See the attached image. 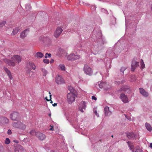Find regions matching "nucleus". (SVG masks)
I'll return each mask as SVG.
<instances>
[{
    "label": "nucleus",
    "mask_w": 152,
    "mask_h": 152,
    "mask_svg": "<svg viewBox=\"0 0 152 152\" xmlns=\"http://www.w3.org/2000/svg\"><path fill=\"white\" fill-rule=\"evenodd\" d=\"M99 28L97 27L94 30L92 38L95 40L96 42L99 45H102L106 43L107 42L105 39L102 37V34Z\"/></svg>",
    "instance_id": "f257e3e1"
},
{
    "label": "nucleus",
    "mask_w": 152,
    "mask_h": 152,
    "mask_svg": "<svg viewBox=\"0 0 152 152\" xmlns=\"http://www.w3.org/2000/svg\"><path fill=\"white\" fill-rule=\"evenodd\" d=\"M12 125L13 127L20 129L23 130H24L26 128V126L20 121H18L17 122H13Z\"/></svg>",
    "instance_id": "f03ea898"
},
{
    "label": "nucleus",
    "mask_w": 152,
    "mask_h": 152,
    "mask_svg": "<svg viewBox=\"0 0 152 152\" xmlns=\"http://www.w3.org/2000/svg\"><path fill=\"white\" fill-rule=\"evenodd\" d=\"M76 96V95L72 92L68 94L67 101L69 104H71L75 101Z\"/></svg>",
    "instance_id": "7ed1b4c3"
},
{
    "label": "nucleus",
    "mask_w": 152,
    "mask_h": 152,
    "mask_svg": "<svg viewBox=\"0 0 152 152\" xmlns=\"http://www.w3.org/2000/svg\"><path fill=\"white\" fill-rule=\"evenodd\" d=\"M80 57V55L75 53H72L67 57V59L69 60L74 61L78 59Z\"/></svg>",
    "instance_id": "20e7f679"
},
{
    "label": "nucleus",
    "mask_w": 152,
    "mask_h": 152,
    "mask_svg": "<svg viewBox=\"0 0 152 152\" xmlns=\"http://www.w3.org/2000/svg\"><path fill=\"white\" fill-rule=\"evenodd\" d=\"M128 145L130 149L133 152H143L142 150L139 146H137L135 148L133 145H130L129 142H127Z\"/></svg>",
    "instance_id": "39448f33"
},
{
    "label": "nucleus",
    "mask_w": 152,
    "mask_h": 152,
    "mask_svg": "<svg viewBox=\"0 0 152 152\" xmlns=\"http://www.w3.org/2000/svg\"><path fill=\"white\" fill-rule=\"evenodd\" d=\"M84 71L85 73L89 75H91L93 72L91 69L88 65L85 64L84 67Z\"/></svg>",
    "instance_id": "423d86ee"
},
{
    "label": "nucleus",
    "mask_w": 152,
    "mask_h": 152,
    "mask_svg": "<svg viewBox=\"0 0 152 152\" xmlns=\"http://www.w3.org/2000/svg\"><path fill=\"white\" fill-rule=\"evenodd\" d=\"M19 114L17 112H13L10 115V118L13 121L17 120L19 118Z\"/></svg>",
    "instance_id": "0eeeda50"
},
{
    "label": "nucleus",
    "mask_w": 152,
    "mask_h": 152,
    "mask_svg": "<svg viewBox=\"0 0 152 152\" xmlns=\"http://www.w3.org/2000/svg\"><path fill=\"white\" fill-rule=\"evenodd\" d=\"M55 81L58 84H62L65 83L64 79L61 76L57 75L56 77Z\"/></svg>",
    "instance_id": "6e6552de"
},
{
    "label": "nucleus",
    "mask_w": 152,
    "mask_h": 152,
    "mask_svg": "<svg viewBox=\"0 0 152 152\" xmlns=\"http://www.w3.org/2000/svg\"><path fill=\"white\" fill-rule=\"evenodd\" d=\"M15 148L14 151L15 152H23L24 148L20 145L16 144L14 145Z\"/></svg>",
    "instance_id": "1a4fd4ad"
},
{
    "label": "nucleus",
    "mask_w": 152,
    "mask_h": 152,
    "mask_svg": "<svg viewBox=\"0 0 152 152\" xmlns=\"http://www.w3.org/2000/svg\"><path fill=\"white\" fill-rule=\"evenodd\" d=\"M86 102L85 101H82L80 102L79 107V110L83 113L84 112L83 110H85L86 108Z\"/></svg>",
    "instance_id": "9d476101"
},
{
    "label": "nucleus",
    "mask_w": 152,
    "mask_h": 152,
    "mask_svg": "<svg viewBox=\"0 0 152 152\" xmlns=\"http://www.w3.org/2000/svg\"><path fill=\"white\" fill-rule=\"evenodd\" d=\"M9 120L5 117H0V124L3 125H5L8 124Z\"/></svg>",
    "instance_id": "9b49d317"
},
{
    "label": "nucleus",
    "mask_w": 152,
    "mask_h": 152,
    "mask_svg": "<svg viewBox=\"0 0 152 152\" xmlns=\"http://www.w3.org/2000/svg\"><path fill=\"white\" fill-rule=\"evenodd\" d=\"M30 31L29 28H28L24 30L21 33L20 37L22 39H24L28 34Z\"/></svg>",
    "instance_id": "f8f14e48"
},
{
    "label": "nucleus",
    "mask_w": 152,
    "mask_h": 152,
    "mask_svg": "<svg viewBox=\"0 0 152 152\" xmlns=\"http://www.w3.org/2000/svg\"><path fill=\"white\" fill-rule=\"evenodd\" d=\"M63 30L61 28L58 27L54 32V35L56 38L58 37L61 34Z\"/></svg>",
    "instance_id": "ddd939ff"
},
{
    "label": "nucleus",
    "mask_w": 152,
    "mask_h": 152,
    "mask_svg": "<svg viewBox=\"0 0 152 152\" xmlns=\"http://www.w3.org/2000/svg\"><path fill=\"white\" fill-rule=\"evenodd\" d=\"M130 89L129 87L127 86H122L118 90L119 92L124 91L126 92L127 93H129L130 91Z\"/></svg>",
    "instance_id": "4468645a"
},
{
    "label": "nucleus",
    "mask_w": 152,
    "mask_h": 152,
    "mask_svg": "<svg viewBox=\"0 0 152 152\" xmlns=\"http://www.w3.org/2000/svg\"><path fill=\"white\" fill-rule=\"evenodd\" d=\"M120 98L122 102L124 103H127L129 102L128 98L127 96L124 94H121Z\"/></svg>",
    "instance_id": "2eb2a0df"
},
{
    "label": "nucleus",
    "mask_w": 152,
    "mask_h": 152,
    "mask_svg": "<svg viewBox=\"0 0 152 152\" xmlns=\"http://www.w3.org/2000/svg\"><path fill=\"white\" fill-rule=\"evenodd\" d=\"M139 61H135L133 60L132 62L131 65V70L132 71H134L135 68L139 66Z\"/></svg>",
    "instance_id": "dca6fc26"
},
{
    "label": "nucleus",
    "mask_w": 152,
    "mask_h": 152,
    "mask_svg": "<svg viewBox=\"0 0 152 152\" xmlns=\"http://www.w3.org/2000/svg\"><path fill=\"white\" fill-rule=\"evenodd\" d=\"M11 58L13 59L14 61L15 62V63L17 62L18 64L21 61V57L18 55H15Z\"/></svg>",
    "instance_id": "f3484780"
},
{
    "label": "nucleus",
    "mask_w": 152,
    "mask_h": 152,
    "mask_svg": "<svg viewBox=\"0 0 152 152\" xmlns=\"http://www.w3.org/2000/svg\"><path fill=\"white\" fill-rule=\"evenodd\" d=\"M4 61L10 66H14L15 65V62L11 58V60L5 59H4Z\"/></svg>",
    "instance_id": "a211bd4d"
},
{
    "label": "nucleus",
    "mask_w": 152,
    "mask_h": 152,
    "mask_svg": "<svg viewBox=\"0 0 152 152\" xmlns=\"http://www.w3.org/2000/svg\"><path fill=\"white\" fill-rule=\"evenodd\" d=\"M36 136L39 140H44L46 138V136L39 132H37Z\"/></svg>",
    "instance_id": "6ab92c4d"
},
{
    "label": "nucleus",
    "mask_w": 152,
    "mask_h": 152,
    "mask_svg": "<svg viewBox=\"0 0 152 152\" xmlns=\"http://www.w3.org/2000/svg\"><path fill=\"white\" fill-rule=\"evenodd\" d=\"M104 111L105 115L106 116H109L112 113V112L109 110V107L107 106L104 108Z\"/></svg>",
    "instance_id": "aec40b11"
},
{
    "label": "nucleus",
    "mask_w": 152,
    "mask_h": 152,
    "mask_svg": "<svg viewBox=\"0 0 152 152\" xmlns=\"http://www.w3.org/2000/svg\"><path fill=\"white\" fill-rule=\"evenodd\" d=\"M140 93L144 96L146 97L148 96V93L146 91L142 88H139Z\"/></svg>",
    "instance_id": "412c9836"
},
{
    "label": "nucleus",
    "mask_w": 152,
    "mask_h": 152,
    "mask_svg": "<svg viewBox=\"0 0 152 152\" xmlns=\"http://www.w3.org/2000/svg\"><path fill=\"white\" fill-rule=\"evenodd\" d=\"M126 136L129 139H133L135 136V134L132 132H127Z\"/></svg>",
    "instance_id": "4be33fe9"
},
{
    "label": "nucleus",
    "mask_w": 152,
    "mask_h": 152,
    "mask_svg": "<svg viewBox=\"0 0 152 152\" xmlns=\"http://www.w3.org/2000/svg\"><path fill=\"white\" fill-rule=\"evenodd\" d=\"M4 69L7 74V75L9 76L10 79V80H12L13 78L11 72L7 68L5 67H4Z\"/></svg>",
    "instance_id": "5701e85b"
},
{
    "label": "nucleus",
    "mask_w": 152,
    "mask_h": 152,
    "mask_svg": "<svg viewBox=\"0 0 152 152\" xmlns=\"http://www.w3.org/2000/svg\"><path fill=\"white\" fill-rule=\"evenodd\" d=\"M20 27L19 26H18L15 27L13 29L11 34L12 35H15L17 33L20 31Z\"/></svg>",
    "instance_id": "b1692460"
},
{
    "label": "nucleus",
    "mask_w": 152,
    "mask_h": 152,
    "mask_svg": "<svg viewBox=\"0 0 152 152\" xmlns=\"http://www.w3.org/2000/svg\"><path fill=\"white\" fill-rule=\"evenodd\" d=\"M28 67L29 68H31V69L34 70L36 68V66L34 63L32 62H29L26 66Z\"/></svg>",
    "instance_id": "393cba45"
},
{
    "label": "nucleus",
    "mask_w": 152,
    "mask_h": 152,
    "mask_svg": "<svg viewBox=\"0 0 152 152\" xmlns=\"http://www.w3.org/2000/svg\"><path fill=\"white\" fill-rule=\"evenodd\" d=\"M145 126L148 131L151 132L152 131V128L150 124L146 122L145 124Z\"/></svg>",
    "instance_id": "a878e982"
},
{
    "label": "nucleus",
    "mask_w": 152,
    "mask_h": 152,
    "mask_svg": "<svg viewBox=\"0 0 152 152\" xmlns=\"http://www.w3.org/2000/svg\"><path fill=\"white\" fill-rule=\"evenodd\" d=\"M44 55L43 53L40 52H38L36 53L35 57L37 58H40L43 57Z\"/></svg>",
    "instance_id": "bb28decb"
},
{
    "label": "nucleus",
    "mask_w": 152,
    "mask_h": 152,
    "mask_svg": "<svg viewBox=\"0 0 152 152\" xmlns=\"http://www.w3.org/2000/svg\"><path fill=\"white\" fill-rule=\"evenodd\" d=\"M107 62L106 64H105V66L107 68H110L111 67V61L110 60L107 59Z\"/></svg>",
    "instance_id": "cd10ccee"
},
{
    "label": "nucleus",
    "mask_w": 152,
    "mask_h": 152,
    "mask_svg": "<svg viewBox=\"0 0 152 152\" xmlns=\"http://www.w3.org/2000/svg\"><path fill=\"white\" fill-rule=\"evenodd\" d=\"M41 71L42 73L43 76H45L48 73V72L47 70L45 69L42 68L41 69Z\"/></svg>",
    "instance_id": "c85d7f7f"
},
{
    "label": "nucleus",
    "mask_w": 152,
    "mask_h": 152,
    "mask_svg": "<svg viewBox=\"0 0 152 152\" xmlns=\"http://www.w3.org/2000/svg\"><path fill=\"white\" fill-rule=\"evenodd\" d=\"M59 68L63 71L65 70V67L63 64H60L58 66Z\"/></svg>",
    "instance_id": "c756f323"
},
{
    "label": "nucleus",
    "mask_w": 152,
    "mask_h": 152,
    "mask_svg": "<svg viewBox=\"0 0 152 152\" xmlns=\"http://www.w3.org/2000/svg\"><path fill=\"white\" fill-rule=\"evenodd\" d=\"M110 52L109 51H107V52L106 54L107 55H109L111 57H113V58H114V57H113V56L115 54V53L112 52H111V53H109Z\"/></svg>",
    "instance_id": "7c9ffc66"
},
{
    "label": "nucleus",
    "mask_w": 152,
    "mask_h": 152,
    "mask_svg": "<svg viewBox=\"0 0 152 152\" xmlns=\"http://www.w3.org/2000/svg\"><path fill=\"white\" fill-rule=\"evenodd\" d=\"M31 69V68H29L27 66H26V71L27 74H30Z\"/></svg>",
    "instance_id": "2f4dec72"
},
{
    "label": "nucleus",
    "mask_w": 152,
    "mask_h": 152,
    "mask_svg": "<svg viewBox=\"0 0 152 152\" xmlns=\"http://www.w3.org/2000/svg\"><path fill=\"white\" fill-rule=\"evenodd\" d=\"M6 23V22L5 21H3L0 22V27H2L4 26Z\"/></svg>",
    "instance_id": "473e14b6"
},
{
    "label": "nucleus",
    "mask_w": 152,
    "mask_h": 152,
    "mask_svg": "<svg viewBox=\"0 0 152 152\" xmlns=\"http://www.w3.org/2000/svg\"><path fill=\"white\" fill-rule=\"evenodd\" d=\"M29 133L32 135H35L36 136L37 132H36L34 130H31L29 132Z\"/></svg>",
    "instance_id": "72a5a7b5"
},
{
    "label": "nucleus",
    "mask_w": 152,
    "mask_h": 152,
    "mask_svg": "<svg viewBox=\"0 0 152 152\" xmlns=\"http://www.w3.org/2000/svg\"><path fill=\"white\" fill-rule=\"evenodd\" d=\"M25 8L27 10H30L31 8V5L29 4H27L25 6Z\"/></svg>",
    "instance_id": "f704fd0d"
},
{
    "label": "nucleus",
    "mask_w": 152,
    "mask_h": 152,
    "mask_svg": "<svg viewBox=\"0 0 152 152\" xmlns=\"http://www.w3.org/2000/svg\"><path fill=\"white\" fill-rule=\"evenodd\" d=\"M104 85V83L103 82H101L99 84H98V86H99V87L100 88H102L103 86Z\"/></svg>",
    "instance_id": "c9c22d12"
},
{
    "label": "nucleus",
    "mask_w": 152,
    "mask_h": 152,
    "mask_svg": "<svg viewBox=\"0 0 152 152\" xmlns=\"http://www.w3.org/2000/svg\"><path fill=\"white\" fill-rule=\"evenodd\" d=\"M140 62L141 63V67L143 69L145 67V64H144V62L143 61V60L142 59L141 60Z\"/></svg>",
    "instance_id": "e433bc0d"
},
{
    "label": "nucleus",
    "mask_w": 152,
    "mask_h": 152,
    "mask_svg": "<svg viewBox=\"0 0 152 152\" xmlns=\"http://www.w3.org/2000/svg\"><path fill=\"white\" fill-rule=\"evenodd\" d=\"M51 56V55L50 53H46L45 55V58H47L48 57H50Z\"/></svg>",
    "instance_id": "4c0bfd02"
},
{
    "label": "nucleus",
    "mask_w": 152,
    "mask_h": 152,
    "mask_svg": "<svg viewBox=\"0 0 152 152\" xmlns=\"http://www.w3.org/2000/svg\"><path fill=\"white\" fill-rule=\"evenodd\" d=\"M93 46L94 48L93 49L94 50L98 51L99 50L98 49V46L95 45H94Z\"/></svg>",
    "instance_id": "58836bf2"
},
{
    "label": "nucleus",
    "mask_w": 152,
    "mask_h": 152,
    "mask_svg": "<svg viewBox=\"0 0 152 152\" xmlns=\"http://www.w3.org/2000/svg\"><path fill=\"white\" fill-rule=\"evenodd\" d=\"M10 142V139L8 138H6V140L5 141V144H9Z\"/></svg>",
    "instance_id": "ea45409f"
},
{
    "label": "nucleus",
    "mask_w": 152,
    "mask_h": 152,
    "mask_svg": "<svg viewBox=\"0 0 152 152\" xmlns=\"http://www.w3.org/2000/svg\"><path fill=\"white\" fill-rule=\"evenodd\" d=\"M126 67H122L120 69L121 72H122L123 73L124 71L126 70Z\"/></svg>",
    "instance_id": "a19ab883"
},
{
    "label": "nucleus",
    "mask_w": 152,
    "mask_h": 152,
    "mask_svg": "<svg viewBox=\"0 0 152 152\" xmlns=\"http://www.w3.org/2000/svg\"><path fill=\"white\" fill-rule=\"evenodd\" d=\"M101 11L103 12H104V13H106L107 14H108V12L107 10H105V9H104V8H102L101 9Z\"/></svg>",
    "instance_id": "79ce46f5"
},
{
    "label": "nucleus",
    "mask_w": 152,
    "mask_h": 152,
    "mask_svg": "<svg viewBox=\"0 0 152 152\" xmlns=\"http://www.w3.org/2000/svg\"><path fill=\"white\" fill-rule=\"evenodd\" d=\"M93 111L96 115L97 117H98L99 116V114L97 113L96 110L95 109H94Z\"/></svg>",
    "instance_id": "37998d69"
},
{
    "label": "nucleus",
    "mask_w": 152,
    "mask_h": 152,
    "mask_svg": "<svg viewBox=\"0 0 152 152\" xmlns=\"http://www.w3.org/2000/svg\"><path fill=\"white\" fill-rule=\"evenodd\" d=\"M68 89L71 92L73 91V88L70 86H68Z\"/></svg>",
    "instance_id": "c03bdc74"
},
{
    "label": "nucleus",
    "mask_w": 152,
    "mask_h": 152,
    "mask_svg": "<svg viewBox=\"0 0 152 152\" xmlns=\"http://www.w3.org/2000/svg\"><path fill=\"white\" fill-rule=\"evenodd\" d=\"M44 62L45 63L48 64L49 63V60L47 59H44L43 60Z\"/></svg>",
    "instance_id": "a18cd8bd"
},
{
    "label": "nucleus",
    "mask_w": 152,
    "mask_h": 152,
    "mask_svg": "<svg viewBox=\"0 0 152 152\" xmlns=\"http://www.w3.org/2000/svg\"><path fill=\"white\" fill-rule=\"evenodd\" d=\"M132 81H134L135 80L136 77L135 76H132Z\"/></svg>",
    "instance_id": "49530a36"
},
{
    "label": "nucleus",
    "mask_w": 152,
    "mask_h": 152,
    "mask_svg": "<svg viewBox=\"0 0 152 152\" xmlns=\"http://www.w3.org/2000/svg\"><path fill=\"white\" fill-rule=\"evenodd\" d=\"M121 82L119 81H115L114 82V83L115 84L117 85H119L121 83Z\"/></svg>",
    "instance_id": "de8ad7c7"
},
{
    "label": "nucleus",
    "mask_w": 152,
    "mask_h": 152,
    "mask_svg": "<svg viewBox=\"0 0 152 152\" xmlns=\"http://www.w3.org/2000/svg\"><path fill=\"white\" fill-rule=\"evenodd\" d=\"M7 133L9 135L11 134L12 133L11 130L10 129H9L7 131Z\"/></svg>",
    "instance_id": "09e8293b"
},
{
    "label": "nucleus",
    "mask_w": 152,
    "mask_h": 152,
    "mask_svg": "<svg viewBox=\"0 0 152 152\" xmlns=\"http://www.w3.org/2000/svg\"><path fill=\"white\" fill-rule=\"evenodd\" d=\"M91 98L92 99L94 100L95 101L97 99L94 96H92Z\"/></svg>",
    "instance_id": "8fccbe9b"
},
{
    "label": "nucleus",
    "mask_w": 152,
    "mask_h": 152,
    "mask_svg": "<svg viewBox=\"0 0 152 152\" xmlns=\"http://www.w3.org/2000/svg\"><path fill=\"white\" fill-rule=\"evenodd\" d=\"M125 117H126V118L129 120H131V118L130 117H127V115H125Z\"/></svg>",
    "instance_id": "3c124183"
},
{
    "label": "nucleus",
    "mask_w": 152,
    "mask_h": 152,
    "mask_svg": "<svg viewBox=\"0 0 152 152\" xmlns=\"http://www.w3.org/2000/svg\"><path fill=\"white\" fill-rule=\"evenodd\" d=\"M126 82V80H123L121 82V83H123Z\"/></svg>",
    "instance_id": "603ef678"
},
{
    "label": "nucleus",
    "mask_w": 152,
    "mask_h": 152,
    "mask_svg": "<svg viewBox=\"0 0 152 152\" xmlns=\"http://www.w3.org/2000/svg\"><path fill=\"white\" fill-rule=\"evenodd\" d=\"M57 103H54V104H53V105L54 107H55V106H56V105H57Z\"/></svg>",
    "instance_id": "864d4df0"
},
{
    "label": "nucleus",
    "mask_w": 152,
    "mask_h": 152,
    "mask_svg": "<svg viewBox=\"0 0 152 152\" xmlns=\"http://www.w3.org/2000/svg\"><path fill=\"white\" fill-rule=\"evenodd\" d=\"M53 127L52 126L51 128L49 130H50L53 131Z\"/></svg>",
    "instance_id": "5fc2aeb1"
},
{
    "label": "nucleus",
    "mask_w": 152,
    "mask_h": 152,
    "mask_svg": "<svg viewBox=\"0 0 152 152\" xmlns=\"http://www.w3.org/2000/svg\"><path fill=\"white\" fill-rule=\"evenodd\" d=\"M53 61H54V60H53V59H52V60L50 61V63H51H51H53Z\"/></svg>",
    "instance_id": "6e6d98bb"
},
{
    "label": "nucleus",
    "mask_w": 152,
    "mask_h": 152,
    "mask_svg": "<svg viewBox=\"0 0 152 152\" xmlns=\"http://www.w3.org/2000/svg\"><path fill=\"white\" fill-rule=\"evenodd\" d=\"M14 142H16V143H18V142L17 140H14Z\"/></svg>",
    "instance_id": "4d7b16f0"
},
{
    "label": "nucleus",
    "mask_w": 152,
    "mask_h": 152,
    "mask_svg": "<svg viewBox=\"0 0 152 152\" xmlns=\"http://www.w3.org/2000/svg\"><path fill=\"white\" fill-rule=\"evenodd\" d=\"M49 93L50 94V99H51V95H50L51 93H50V91L49 92Z\"/></svg>",
    "instance_id": "13d9d810"
},
{
    "label": "nucleus",
    "mask_w": 152,
    "mask_h": 152,
    "mask_svg": "<svg viewBox=\"0 0 152 152\" xmlns=\"http://www.w3.org/2000/svg\"><path fill=\"white\" fill-rule=\"evenodd\" d=\"M150 147L152 148V143H151L150 144Z\"/></svg>",
    "instance_id": "bf43d9fd"
},
{
    "label": "nucleus",
    "mask_w": 152,
    "mask_h": 152,
    "mask_svg": "<svg viewBox=\"0 0 152 152\" xmlns=\"http://www.w3.org/2000/svg\"><path fill=\"white\" fill-rule=\"evenodd\" d=\"M45 99H46L47 101H49L47 97H45Z\"/></svg>",
    "instance_id": "052dcab7"
},
{
    "label": "nucleus",
    "mask_w": 152,
    "mask_h": 152,
    "mask_svg": "<svg viewBox=\"0 0 152 152\" xmlns=\"http://www.w3.org/2000/svg\"><path fill=\"white\" fill-rule=\"evenodd\" d=\"M151 12H152V4H151Z\"/></svg>",
    "instance_id": "680f3d73"
},
{
    "label": "nucleus",
    "mask_w": 152,
    "mask_h": 152,
    "mask_svg": "<svg viewBox=\"0 0 152 152\" xmlns=\"http://www.w3.org/2000/svg\"><path fill=\"white\" fill-rule=\"evenodd\" d=\"M126 27H127V23H126Z\"/></svg>",
    "instance_id": "e2e57ef3"
},
{
    "label": "nucleus",
    "mask_w": 152,
    "mask_h": 152,
    "mask_svg": "<svg viewBox=\"0 0 152 152\" xmlns=\"http://www.w3.org/2000/svg\"><path fill=\"white\" fill-rule=\"evenodd\" d=\"M50 116H51V113H49L48 114Z\"/></svg>",
    "instance_id": "0e129e2a"
},
{
    "label": "nucleus",
    "mask_w": 152,
    "mask_h": 152,
    "mask_svg": "<svg viewBox=\"0 0 152 152\" xmlns=\"http://www.w3.org/2000/svg\"><path fill=\"white\" fill-rule=\"evenodd\" d=\"M72 149H74V146H73L72 147Z\"/></svg>",
    "instance_id": "69168bd1"
},
{
    "label": "nucleus",
    "mask_w": 152,
    "mask_h": 152,
    "mask_svg": "<svg viewBox=\"0 0 152 152\" xmlns=\"http://www.w3.org/2000/svg\"><path fill=\"white\" fill-rule=\"evenodd\" d=\"M51 152H54L53 151H52Z\"/></svg>",
    "instance_id": "338daca9"
},
{
    "label": "nucleus",
    "mask_w": 152,
    "mask_h": 152,
    "mask_svg": "<svg viewBox=\"0 0 152 152\" xmlns=\"http://www.w3.org/2000/svg\"><path fill=\"white\" fill-rule=\"evenodd\" d=\"M51 102H50V103H52L53 102H52L51 100Z\"/></svg>",
    "instance_id": "774afa93"
}]
</instances>
